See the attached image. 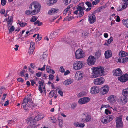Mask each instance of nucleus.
Masks as SVG:
<instances>
[{"instance_id":"obj_1","label":"nucleus","mask_w":128,"mask_h":128,"mask_svg":"<svg viewBox=\"0 0 128 128\" xmlns=\"http://www.w3.org/2000/svg\"><path fill=\"white\" fill-rule=\"evenodd\" d=\"M40 8L41 6L38 2H34L30 4V10H26L25 14L28 16L35 15L40 12Z\"/></svg>"},{"instance_id":"obj_2","label":"nucleus","mask_w":128,"mask_h":128,"mask_svg":"<svg viewBox=\"0 0 128 128\" xmlns=\"http://www.w3.org/2000/svg\"><path fill=\"white\" fill-rule=\"evenodd\" d=\"M92 70L93 73V78H95L100 76L104 74V69L102 67L93 68H92Z\"/></svg>"},{"instance_id":"obj_3","label":"nucleus","mask_w":128,"mask_h":128,"mask_svg":"<svg viewBox=\"0 0 128 128\" xmlns=\"http://www.w3.org/2000/svg\"><path fill=\"white\" fill-rule=\"evenodd\" d=\"M82 120L84 122H88L91 120V116L89 113H84L82 114Z\"/></svg>"},{"instance_id":"obj_4","label":"nucleus","mask_w":128,"mask_h":128,"mask_svg":"<svg viewBox=\"0 0 128 128\" xmlns=\"http://www.w3.org/2000/svg\"><path fill=\"white\" fill-rule=\"evenodd\" d=\"M41 116L40 115H38L34 119H33L32 117H30L28 119L27 122L28 123L30 122V123H35L37 121L43 118L44 117H41Z\"/></svg>"},{"instance_id":"obj_5","label":"nucleus","mask_w":128,"mask_h":128,"mask_svg":"<svg viewBox=\"0 0 128 128\" xmlns=\"http://www.w3.org/2000/svg\"><path fill=\"white\" fill-rule=\"evenodd\" d=\"M83 67V64L81 61H76L74 64L73 67L76 70H80Z\"/></svg>"},{"instance_id":"obj_6","label":"nucleus","mask_w":128,"mask_h":128,"mask_svg":"<svg viewBox=\"0 0 128 128\" xmlns=\"http://www.w3.org/2000/svg\"><path fill=\"white\" fill-rule=\"evenodd\" d=\"M76 58L80 59L84 58L85 55L84 52L81 49L78 50L76 52Z\"/></svg>"},{"instance_id":"obj_7","label":"nucleus","mask_w":128,"mask_h":128,"mask_svg":"<svg viewBox=\"0 0 128 128\" xmlns=\"http://www.w3.org/2000/svg\"><path fill=\"white\" fill-rule=\"evenodd\" d=\"M96 60L94 58V57L93 56H90L88 57L87 60V63L88 64L89 66L94 65Z\"/></svg>"},{"instance_id":"obj_8","label":"nucleus","mask_w":128,"mask_h":128,"mask_svg":"<svg viewBox=\"0 0 128 128\" xmlns=\"http://www.w3.org/2000/svg\"><path fill=\"white\" fill-rule=\"evenodd\" d=\"M122 118L121 116L117 118L116 120V127L118 128H122L123 126Z\"/></svg>"},{"instance_id":"obj_9","label":"nucleus","mask_w":128,"mask_h":128,"mask_svg":"<svg viewBox=\"0 0 128 128\" xmlns=\"http://www.w3.org/2000/svg\"><path fill=\"white\" fill-rule=\"evenodd\" d=\"M104 82V79L102 77L97 78L94 80V83L95 84L99 85L102 84Z\"/></svg>"},{"instance_id":"obj_10","label":"nucleus","mask_w":128,"mask_h":128,"mask_svg":"<svg viewBox=\"0 0 128 128\" xmlns=\"http://www.w3.org/2000/svg\"><path fill=\"white\" fill-rule=\"evenodd\" d=\"M119 80L122 82H125L128 80V74H125L118 78Z\"/></svg>"},{"instance_id":"obj_11","label":"nucleus","mask_w":128,"mask_h":128,"mask_svg":"<svg viewBox=\"0 0 128 128\" xmlns=\"http://www.w3.org/2000/svg\"><path fill=\"white\" fill-rule=\"evenodd\" d=\"M75 14H79L80 17H82L84 15V12L82 11V7L80 6H79L77 8V10L75 11Z\"/></svg>"},{"instance_id":"obj_12","label":"nucleus","mask_w":128,"mask_h":128,"mask_svg":"<svg viewBox=\"0 0 128 128\" xmlns=\"http://www.w3.org/2000/svg\"><path fill=\"white\" fill-rule=\"evenodd\" d=\"M83 74L80 72H76L75 77L76 80H81L83 78Z\"/></svg>"},{"instance_id":"obj_13","label":"nucleus","mask_w":128,"mask_h":128,"mask_svg":"<svg viewBox=\"0 0 128 128\" xmlns=\"http://www.w3.org/2000/svg\"><path fill=\"white\" fill-rule=\"evenodd\" d=\"M90 100V99L88 97H85L80 99L78 102L80 104H84L88 102Z\"/></svg>"},{"instance_id":"obj_14","label":"nucleus","mask_w":128,"mask_h":128,"mask_svg":"<svg viewBox=\"0 0 128 128\" xmlns=\"http://www.w3.org/2000/svg\"><path fill=\"white\" fill-rule=\"evenodd\" d=\"M100 89L97 86H94L91 88L90 92L93 94H96L99 93Z\"/></svg>"},{"instance_id":"obj_15","label":"nucleus","mask_w":128,"mask_h":128,"mask_svg":"<svg viewBox=\"0 0 128 128\" xmlns=\"http://www.w3.org/2000/svg\"><path fill=\"white\" fill-rule=\"evenodd\" d=\"M89 17V21L90 24H93L96 22V16L94 14L90 15Z\"/></svg>"},{"instance_id":"obj_16","label":"nucleus","mask_w":128,"mask_h":128,"mask_svg":"<svg viewBox=\"0 0 128 128\" xmlns=\"http://www.w3.org/2000/svg\"><path fill=\"white\" fill-rule=\"evenodd\" d=\"M116 96L114 95H112L108 97V102L111 104H113L116 101Z\"/></svg>"},{"instance_id":"obj_17","label":"nucleus","mask_w":128,"mask_h":128,"mask_svg":"<svg viewBox=\"0 0 128 128\" xmlns=\"http://www.w3.org/2000/svg\"><path fill=\"white\" fill-rule=\"evenodd\" d=\"M114 72V76H119L122 74V72L120 68H118L115 70H113Z\"/></svg>"},{"instance_id":"obj_18","label":"nucleus","mask_w":128,"mask_h":128,"mask_svg":"<svg viewBox=\"0 0 128 128\" xmlns=\"http://www.w3.org/2000/svg\"><path fill=\"white\" fill-rule=\"evenodd\" d=\"M120 101L122 104H125L128 102V98L126 96H123L120 97Z\"/></svg>"},{"instance_id":"obj_19","label":"nucleus","mask_w":128,"mask_h":128,"mask_svg":"<svg viewBox=\"0 0 128 128\" xmlns=\"http://www.w3.org/2000/svg\"><path fill=\"white\" fill-rule=\"evenodd\" d=\"M105 58L108 59L111 57L112 56V52L110 50H108L105 52Z\"/></svg>"},{"instance_id":"obj_20","label":"nucleus","mask_w":128,"mask_h":128,"mask_svg":"<svg viewBox=\"0 0 128 128\" xmlns=\"http://www.w3.org/2000/svg\"><path fill=\"white\" fill-rule=\"evenodd\" d=\"M102 89V92L103 94H104L107 93L109 90L107 86H104Z\"/></svg>"},{"instance_id":"obj_21","label":"nucleus","mask_w":128,"mask_h":128,"mask_svg":"<svg viewBox=\"0 0 128 128\" xmlns=\"http://www.w3.org/2000/svg\"><path fill=\"white\" fill-rule=\"evenodd\" d=\"M73 82V81L72 80L68 79L66 80H65L63 84L65 86H68L72 83Z\"/></svg>"},{"instance_id":"obj_22","label":"nucleus","mask_w":128,"mask_h":128,"mask_svg":"<svg viewBox=\"0 0 128 128\" xmlns=\"http://www.w3.org/2000/svg\"><path fill=\"white\" fill-rule=\"evenodd\" d=\"M101 51H97L95 53V54L94 58L96 60L99 58L101 55Z\"/></svg>"},{"instance_id":"obj_23","label":"nucleus","mask_w":128,"mask_h":128,"mask_svg":"<svg viewBox=\"0 0 128 128\" xmlns=\"http://www.w3.org/2000/svg\"><path fill=\"white\" fill-rule=\"evenodd\" d=\"M58 10L54 8H52L49 10L48 12V14L50 15H52V14H55L58 13Z\"/></svg>"},{"instance_id":"obj_24","label":"nucleus","mask_w":128,"mask_h":128,"mask_svg":"<svg viewBox=\"0 0 128 128\" xmlns=\"http://www.w3.org/2000/svg\"><path fill=\"white\" fill-rule=\"evenodd\" d=\"M58 34V32H54L50 34V38L51 39L57 37Z\"/></svg>"},{"instance_id":"obj_25","label":"nucleus","mask_w":128,"mask_h":128,"mask_svg":"<svg viewBox=\"0 0 128 128\" xmlns=\"http://www.w3.org/2000/svg\"><path fill=\"white\" fill-rule=\"evenodd\" d=\"M22 106H21L22 108V107L23 106V108L25 110H27L29 109V106H29L28 104L26 106L27 104L23 102L22 104Z\"/></svg>"},{"instance_id":"obj_26","label":"nucleus","mask_w":128,"mask_h":128,"mask_svg":"<svg viewBox=\"0 0 128 128\" xmlns=\"http://www.w3.org/2000/svg\"><path fill=\"white\" fill-rule=\"evenodd\" d=\"M58 0H48V3L47 4L49 6H51L54 4Z\"/></svg>"},{"instance_id":"obj_27","label":"nucleus","mask_w":128,"mask_h":128,"mask_svg":"<svg viewBox=\"0 0 128 128\" xmlns=\"http://www.w3.org/2000/svg\"><path fill=\"white\" fill-rule=\"evenodd\" d=\"M16 119L14 118L12 120H8V124L10 126H11L14 124L13 123L15 122L16 120Z\"/></svg>"},{"instance_id":"obj_28","label":"nucleus","mask_w":128,"mask_h":128,"mask_svg":"<svg viewBox=\"0 0 128 128\" xmlns=\"http://www.w3.org/2000/svg\"><path fill=\"white\" fill-rule=\"evenodd\" d=\"M119 54L120 56L125 57L128 56V53L124 51H121L120 52Z\"/></svg>"},{"instance_id":"obj_29","label":"nucleus","mask_w":128,"mask_h":128,"mask_svg":"<svg viewBox=\"0 0 128 128\" xmlns=\"http://www.w3.org/2000/svg\"><path fill=\"white\" fill-rule=\"evenodd\" d=\"M102 122L104 124H106L107 123H109V122L108 121V119L106 117H105L102 119Z\"/></svg>"},{"instance_id":"obj_30","label":"nucleus","mask_w":128,"mask_h":128,"mask_svg":"<svg viewBox=\"0 0 128 128\" xmlns=\"http://www.w3.org/2000/svg\"><path fill=\"white\" fill-rule=\"evenodd\" d=\"M122 94L123 96L128 97V88H126L123 90L122 91Z\"/></svg>"},{"instance_id":"obj_31","label":"nucleus","mask_w":128,"mask_h":128,"mask_svg":"<svg viewBox=\"0 0 128 128\" xmlns=\"http://www.w3.org/2000/svg\"><path fill=\"white\" fill-rule=\"evenodd\" d=\"M30 101L31 99L30 98H24V100L23 102L27 104L28 103H29L30 102Z\"/></svg>"},{"instance_id":"obj_32","label":"nucleus","mask_w":128,"mask_h":128,"mask_svg":"<svg viewBox=\"0 0 128 128\" xmlns=\"http://www.w3.org/2000/svg\"><path fill=\"white\" fill-rule=\"evenodd\" d=\"M58 125L60 127L62 128L63 126V120L61 119H58Z\"/></svg>"},{"instance_id":"obj_33","label":"nucleus","mask_w":128,"mask_h":128,"mask_svg":"<svg viewBox=\"0 0 128 128\" xmlns=\"http://www.w3.org/2000/svg\"><path fill=\"white\" fill-rule=\"evenodd\" d=\"M106 117L108 119V121L109 122L112 121L114 118V116L112 115L108 116Z\"/></svg>"},{"instance_id":"obj_34","label":"nucleus","mask_w":128,"mask_h":128,"mask_svg":"<svg viewBox=\"0 0 128 128\" xmlns=\"http://www.w3.org/2000/svg\"><path fill=\"white\" fill-rule=\"evenodd\" d=\"M113 40V38L112 37H111L108 41L104 45L108 46V44H110Z\"/></svg>"},{"instance_id":"obj_35","label":"nucleus","mask_w":128,"mask_h":128,"mask_svg":"<svg viewBox=\"0 0 128 128\" xmlns=\"http://www.w3.org/2000/svg\"><path fill=\"white\" fill-rule=\"evenodd\" d=\"M86 94V92H82L80 93L78 95V96L80 98L81 97L83 96Z\"/></svg>"},{"instance_id":"obj_36","label":"nucleus","mask_w":128,"mask_h":128,"mask_svg":"<svg viewBox=\"0 0 128 128\" xmlns=\"http://www.w3.org/2000/svg\"><path fill=\"white\" fill-rule=\"evenodd\" d=\"M123 23L124 25L128 28V19L127 20H123Z\"/></svg>"},{"instance_id":"obj_37","label":"nucleus","mask_w":128,"mask_h":128,"mask_svg":"<svg viewBox=\"0 0 128 128\" xmlns=\"http://www.w3.org/2000/svg\"><path fill=\"white\" fill-rule=\"evenodd\" d=\"M30 126L28 127V128H36V126L35 125V123H30V122L29 123Z\"/></svg>"},{"instance_id":"obj_38","label":"nucleus","mask_w":128,"mask_h":128,"mask_svg":"<svg viewBox=\"0 0 128 128\" xmlns=\"http://www.w3.org/2000/svg\"><path fill=\"white\" fill-rule=\"evenodd\" d=\"M88 32H87L82 33V36L83 38H86L88 36Z\"/></svg>"},{"instance_id":"obj_39","label":"nucleus","mask_w":128,"mask_h":128,"mask_svg":"<svg viewBox=\"0 0 128 128\" xmlns=\"http://www.w3.org/2000/svg\"><path fill=\"white\" fill-rule=\"evenodd\" d=\"M13 17L11 16L10 19L8 21L7 24L12 25L13 22Z\"/></svg>"},{"instance_id":"obj_40","label":"nucleus","mask_w":128,"mask_h":128,"mask_svg":"<svg viewBox=\"0 0 128 128\" xmlns=\"http://www.w3.org/2000/svg\"><path fill=\"white\" fill-rule=\"evenodd\" d=\"M46 57V55L45 53H44L42 56H41L40 57V59L41 60H43Z\"/></svg>"},{"instance_id":"obj_41","label":"nucleus","mask_w":128,"mask_h":128,"mask_svg":"<svg viewBox=\"0 0 128 128\" xmlns=\"http://www.w3.org/2000/svg\"><path fill=\"white\" fill-rule=\"evenodd\" d=\"M30 44V48H34V49H35V43L31 41Z\"/></svg>"},{"instance_id":"obj_42","label":"nucleus","mask_w":128,"mask_h":128,"mask_svg":"<svg viewBox=\"0 0 128 128\" xmlns=\"http://www.w3.org/2000/svg\"><path fill=\"white\" fill-rule=\"evenodd\" d=\"M38 18H36V16H34L32 17V19L30 20L31 22H34L37 20Z\"/></svg>"},{"instance_id":"obj_43","label":"nucleus","mask_w":128,"mask_h":128,"mask_svg":"<svg viewBox=\"0 0 128 128\" xmlns=\"http://www.w3.org/2000/svg\"><path fill=\"white\" fill-rule=\"evenodd\" d=\"M34 48H30L28 52V53L29 54H33L34 50Z\"/></svg>"},{"instance_id":"obj_44","label":"nucleus","mask_w":128,"mask_h":128,"mask_svg":"<svg viewBox=\"0 0 128 128\" xmlns=\"http://www.w3.org/2000/svg\"><path fill=\"white\" fill-rule=\"evenodd\" d=\"M77 104L76 103H73L71 106V108L73 109H75L76 107Z\"/></svg>"},{"instance_id":"obj_45","label":"nucleus","mask_w":128,"mask_h":128,"mask_svg":"<svg viewBox=\"0 0 128 128\" xmlns=\"http://www.w3.org/2000/svg\"><path fill=\"white\" fill-rule=\"evenodd\" d=\"M15 29L14 27V26H12L10 28L9 30V33H12L14 30Z\"/></svg>"},{"instance_id":"obj_46","label":"nucleus","mask_w":128,"mask_h":128,"mask_svg":"<svg viewBox=\"0 0 128 128\" xmlns=\"http://www.w3.org/2000/svg\"><path fill=\"white\" fill-rule=\"evenodd\" d=\"M86 5L89 7H91L92 6V4L88 2H86L85 3Z\"/></svg>"},{"instance_id":"obj_47","label":"nucleus","mask_w":128,"mask_h":128,"mask_svg":"<svg viewBox=\"0 0 128 128\" xmlns=\"http://www.w3.org/2000/svg\"><path fill=\"white\" fill-rule=\"evenodd\" d=\"M122 60L123 62H128V57H127L123 58H122Z\"/></svg>"},{"instance_id":"obj_48","label":"nucleus","mask_w":128,"mask_h":128,"mask_svg":"<svg viewBox=\"0 0 128 128\" xmlns=\"http://www.w3.org/2000/svg\"><path fill=\"white\" fill-rule=\"evenodd\" d=\"M100 0H95V1L92 2V4L93 5H96L100 2Z\"/></svg>"},{"instance_id":"obj_49","label":"nucleus","mask_w":128,"mask_h":128,"mask_svg":"<svg viewBox=\"0 0 128 128\" xmlns=\"http://www.w3.org/2000/svg\"><path fill=\"white\" fill-rule=\"evenodd\" d=\"M128 4H127L126 3H124V4L122 6V10H123L124 9L126 8Z\"/></svg>"},{"instance_id":"obj_50","label":"nucleus","mask_w":128,"mask_h":128,"mask_svg":"<svg viewBox=\"0 0 128 128\" xmlns=\"http://www.w3.org/2000/svg\"><path fill=\"white\" fill-rule=\"evenodd\" d=\"M50 67L49 66H48L46 67V70L47 72H48L51 73V72L50 71L51 70Z\"/></svg>"},{"instance_id":"obj_51","label":"nucleus","mask_w":128,"mask_h":128,"mask_svg":"<svg viewBox=\"0 0 128 128\" xmlns=\"http://www.w3.org/2000/svg\"><path fill=\"white\" fill-rule=\"evenodd\" d=\"M51 118V120L53 121V122L54 123H55L56 122L57 120L56 118L54 117H53L50 118Z\"/></svg>"},{"instance_id":"obj_52","label":"nucleus","mask_w":128,"mask_h":128,"mask_svg":"<svg viewBox=\"0 0 128 128\" xmlns=\"http://www.w3.org/2000/svg\"><path fill=\"white\" fill-rule=\"evenodd\" d=\"M27 23L23 22H22V23H21V24L20 23V26L21 27H24L26 26L27 25Z\"/></svg>"},{"instance_id":"obj_53","label":"nucleus","mask_w":128,"mask_h":128,"mask_svg":"<svg viewBox=\"0 0 128 128\" xmlns=\"http://www.w3.org/2000/svg\"><path fill=\"white\" fill-rule=\"evenodd\" d=\"M1 3L2 5L3 6H5L6 4V0H1Z\"/></svg>"},{"instance_id":"obj_54","label":"nucleus","mask_w":128,"mask_h":128,"mask_svg":"<svg viewBox=\"0 0 128 128\" xmlns=\"http://www.w3.org/2000/svg\"><path fill=\"white\" fill-rule=\"evenodd\" d=\"M72 0H64L65 4L67 5L68 4L70 3Z\"/></svg>"},{"instance_id":"obj_55","label":"nucleus","mask_w":128,"mask_h":128,"mask_svg":"<svg viewBox=\"0 0 128 128\" xmlns=\"http://www.w3.org/2000/svg\"><path fill=\"white\" fill-rule=\"evenodd\" d=\"M54 79V76L52 75L51 74H50L49 76V80H53Z\"/></svg>"},{"instance_id":"obj_56","label":"nucleus","mask_w":128,"mask_h":128,"mask_svg":"<svg viewBox=\"0 0 128 128\" xmlns=\"http://www.w3.org/2000/svg\"><path fill=\"white\" fill-rule=\"evenodd\" d=\"M46 65H44L43 67L42 68H38V70H40L41 71H44L45 69V67H46Z\"/></svg>"},{"instance_id":"obj_57","label":"nucleus","mask_w":128,"mask_h":128,"mask_svg":"<svg viewBox=\"0 0 128 128\" xmlns=\"http://www.w3.org/2000/svg\"><path fill=\"white\" fill-rule=\"evenodd\" d=\"M54 92L55 91L54 90H52L50 93L49 94L50 95H51L52 97H53V96L55 94V93Z\"/></svg>"},{"instance_id":"obj_58","label":"nucleus","mask_w":128,"mask_h":128,"mask_svg":"<svg viewBox=\"0 0 128 128\" xmlns=\"http://www.w3.org/2000/svg\"><path fill=\"white\" fill-rule=\"evenodd\" d=\"M25 71L24 70H23L22 72H20V76H21L23 77L24 76V73Z\"/></svg>"},{"instance_id":"obj_59","label":"nucleus","mask_w":128,"mask_h":128,"mask_svg":"<svg viewBox=\"0 0 128 128\" xmlns=\"http://www.w3.org/2000/svg\"><path fill=\"white\" fill-rule=\"evenodd\" d=\"M105 112L106 114L107 115L108 114H110L111 113V112L107 109H106L105 110Z\"/></svg>"},{"instance_id":"obj_60","label":"nucleus","mask_w":128,"mask_h":128,"mask_svg":"<svg viewBox=\"0 0 128 128\" xmlns=\"http://www.w3.org/2000/svg\"><path fill=\"white\" fill-rule=\"evenodd\" d=\"M17 80L19 82H23L24 81V80L21 78H18Z\"/></svg>"},{"instance_id":"obj_61","label":"nucleus","mask_w":128,"mask_h":128,"mask_svg":"<svg viewBox=\"0 0 128 128\" xmlns=\"http://www.w3.org/2000/svg\"><path fill=\"white\" fill-rule=\"evenodd\" d=\"M60 72H65L64 69L63 68L62 66H61L60 69Z\"/></svg>"},{"instance_id":"obj_62","label":"nucleus","mask_w":128,"mask_h":128,"mask_svg":"<svg viewBox=\"0 0 128 128\" xmlns=\"http://www.w3.org/2000/svg\"><path fill=\"white\" fill-rule=\"evenodd\" d=\"M58 93L62 97L63 96V92L62 91L59 90L58 92Z\"/></svg>"},{"instance_id":"obj_63","label":"nucleus","mask_w":128,"mask_h":128,"mask_svg":"<svg viewBox=\"0 0 128 128\" xmlns=\"http://www.w3.org/2000/svg\"><path fill=\"white\" fill-rule=\"evenodd\" d=\"M42 74V72H38L36 74V76L37 77H40Z\"/></svg>"},{"instance_id":"obj_64","label":"nucleus","mask_w":128,"mask_h":128,"mask_svg":"<svg viewBox=\"0 0 128 128\" xmlns=\"http://www.w3.org/2000/svg\"><path fill=\"white\" fill-rule=\"evenodd\" d=\"M42 86L40 85L39 86V90L40 92L42 93L43 92V91L42 89V88L41 87Z\"/></svg>"}]
</instances>
